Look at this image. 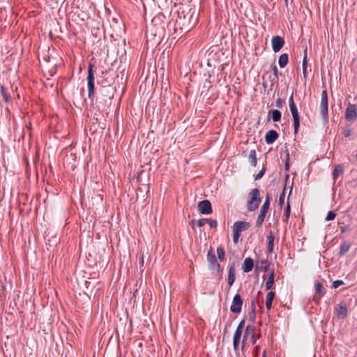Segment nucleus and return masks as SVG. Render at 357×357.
<instances>
[{"label":"nucleus","instance_id":"49","mask_svg":"<svg viewBox=\"0 0 357 357\" xmlns=\"http://www.w3.org/2000/svg\"><path fill=\"white\" fill-rule=\"evenodd\" d=\"M203 87L206 88L207 90H209L212 87L211 82L208 79H206V81L203 85Z\"/></svg>","mask_w":357,"mask_h":357},{"label":"nucleus","instance_id":"12","mask_svg":"<svg viewBox=\"0 0 357 357\" xmlns=\"http://www.w3.org/2000/svg\"><path fill=\"white\" fill-rule=\"evenodd\" d=\"M285 43L284 39L280 36H275L272 38L271 45L274 52H278L283 47Z\"/></svg>","mask_w":357,"mask_h":357},{"label":"nucleus","instance_id":"53","mask_svg":"<svg viewBox=\"0 0 357 357\" xmlns=\"http://www.w3.org/2000/svg\"><path fill=\"white\" fill-rule=\"evenodd\" d=\"M208 225H210V227L211 228H216L218 226V222L215 220H211L208 221Z\"/></svg>","mask_w":357,"mask_h":357},{"label":"nucleus","instance_id":"44","mask_svg":"<svg viewBox=\"0 0 357 357\" xmlns=\"http://www.w3.org/2000/svg\"><path fill=\"white\" fill-rule=\"evenodd\" d=\"M278 79H279V77H276V79H275V76L270 75L268 77V79L271 82V86H273L275 84H276L277 86H278Z\"/></svg>","mask_w":357,"mask_h":357},{"label":"nucleus","instance_id":"22","mask_svg":"<svg viewBox=\"0 0 357 357\" xmlns=\"http://www.w3.org/2000/svg\"><path fill=\"white\" fill-rule=\"evenodd\" d=\"M254 267V261L250 257H247L244 259L243 264V271L245 273H249L250 272Z\"/></svg>","mask_w":357,"mask_h":357},{"label":"nucleus","instance_id":"50","mask_svg":"<svg viewBox=\"0 0 357 357\" xmlns=\"http://www.w3.org/2000/svg\"><path fill=\"white\" fill-rule=\"evenodd\" d=\"M283 105V100L282 98H279L276 100L275 106L278 108H282Z\"/></svg>","mask_w":357,"mask_h":357},{"label":"nucleus","instance_id":"2","mask_svg":"<svg viewBox=\"0 0 357 357\" xmlns=\"http://www.w3.org/2000/svg\"><path fill=\"white\" fill-rule=\"evenodd\" d=\"M229 59L228 56L225 55V52L222 50H218L215 52L211 51L208 54L207 64L208 66L215 68L216 64L222 66H228Z\"/></svg>","mask_w":357,"mask_h":357},{"label":"nucleus","instance_id":"42","mask_svg":"<svg viewBox=\"0 0 357 357\" xmlns=\"http://www.w3.org/2000/svg\"><path fill=\"white\" fill-rule=\"evenodd\" d=\"M271 70L273 71V75L275 76V79H276V77H279V72L277 66L274 63L271 65Z\"/></svg>","mask_w":357,"mask_h":357},{"label":"nucleus","instance_id":"13","mask_svg":"<svg viewBox=\"0 0 357 357\" xmlns=\"http://www.w3.org/2000/svg\"><path fill=\"white\" fill-rule=\"evenodd\" d=\"M254 331H256L255 326L253 325H248L245 327V329L244 331V333L243 335V340L241 342V349L243 350L245 347L246 341L248 339L249 336L250 335V333H254Z\"/></svg>","mask_w":357,"mask_h":357},{"label":"nucleus","instance_id":"58","mask_svg":"<svg viewBox=\"0 0 357 357\" xmlns=\"http://www.w3.org/2000/svg\"><path fill=\"white\" fill-rule=\"evenodd\" d=\"M233 347H234V350L236 351V352H238V350H239V343L238 342H233Z\"/></svg>","mask_w":357,"mask_h":357},{"label":"nucleus","instance_id":"7","mask_svg":"<svg viewBox=\"0 0 357 357\" xmlns=\"http://www.w3.org/2000/svg\"><path fill=\"white\" fill-rule=\"evenodd\" d=\"M98 84L101 86L100 89L101 93L106 98L112 99L114 96V88L110 84L106 86L105 84H107V82L105 80H98Z\"/></svg>","mask_w":357,"mask_h":357},{"label":"nucleus","instance_id":"23","mask_svg":"<svg viewBox=\"0 0 357 357\" xmlns=\"http://www.w3.org/2000/svg\"><path fill=\"white\" fill-rule=\"evenodd\" d=\"M307 47H305L304 52H303V59L302 62V71H303V76L305 80L307 78Z\"/></svg>","mask_w":357,"mask_h":357},{"label":"nucleus","instance_id":"45","mask_svg":"<svg viewBox=\"0 0 357 357\" xmlns=\"http://www.w3.org/2000/svg\"><path fill=\"white\" fill-rule=\"evenodd\" d=\"M284 169L286 171H289V153L288 151H286Z\"/></svg>","mask_w":357,"mask_h":357},{"label":"nucleus","instance_id":"35","mask_svg":"<svg viewBox=\"0 0 357 357\" xmlns=\"http://www.w3.org/2000/svg\"><path fill=\"white\" fill-rule=\"evenodd\" d=\"M242 333L241 331H239L238 330V331H235L234 332V337H233V342H238L240 343V340H241V336H242Z\"/></svg>","mask_w":357,"mask_h":357},{"label":"nucleus","instance_id":"48","mask_svg":"<svg viewBox=\"0 0 357 357\" xmlns=\"http://www.w3.org/2000/svg\"><path fill=\"white\" fill-rule=\"evenodd\" d=\"M342 133L345 137H349L351 134V129L349 128H345L343 129Z\"/></svg>","mask_w":357,"mask_h":357},{"label":"nucleus","instance_id":"47","mask_svg":"<svg viewBox=\"0 0 357 357\" xmlns=\"http://www.w3.org/2000/svg\"><path fill=\"white\" fill-rule=\"evenodd\" d=\"M245 319H243L240 323L238 324L236 331H241L243 332V329L244 328V326H245Z\"/></svg>","mask_w":357,"mask_h":357},{"label":"nucleus","instance_id":"51","mask_svg":"<svg viewBox=\"0 0 357 357\" xmlns=\"http://www.w3.org/2000/svg\"><path fill=\"white\" fill-rule=\"evenodd\" d=\"M267 73H268V71L266 73H264L263 75V76H262V86H263L264 90H266L267 89V87H268V84H267V82H266V80L265 79V75Z\"/></svg>","mask_w":357,"mask_h":357},{"label":"nucleus","instance_id":"36","mask_svg":"<svg viewBox=\"0 0 357 357\" xmlns=\"http://www.w3.org/2000/svg\"><path fill=\"white\" fill-rule=\"evenodd\" d=\"M285 190H286V185H284V186L283 188L282 192L281 193V195L279 197L278 204L280 206H282V205L284 204V202Z\"/></svg>","mask_w":357,"mask_h":357},{"label":"nucleus","instance_id":"19","mask_svg":"<svg viewBox=\"0 0 357 357\" xmlns=\"http://www.w3.org/2000/svg\"><path fill=\"white\" fill-rule=\"evenodd\" d=\"M282 113L278 109H270L268 112L267 120L269 121L271 119L274 122H278L281 120Z\"/></svg>","mask_w":357,"mask_h":357},{"label":"nucleus","instance_id":"17","mask_svg":"<svg viewBox=\"0 0 357 357\" xmlns=\"http://www.w3.org/2000/svg\"><path fill=\"white\" fill-rule=\"evenodd\" d=\"M269 207L262 205L260 209L259 214L257 218L256 227H260L265 219V217L268 211Z\"/></svg>","mask_w":357,"mask_h":357},{"label":"nucleus","instance_id":"28","mask_svg":"<svg viewBox=\"0 0 357 357\" xmlns=\"http://www.w3.org/2000/svg\"><path fill=\"white\" fill-rule=\"evenodd\" d=\"M0 94L5 102L8 103L10 102L11 97L8 93V89L3 85L0 86Z\"/></svg>","mask_w":357,"mask_h":357},{"label":"nucleus","instance_id":"15","mask_svg":"<svg viewBox=\"0 0 357 357\" xmlns=\"http://www.w3.org/2000/svg\"><path fill=\"white\" fill-rule=\"evenodd\" d=\"M336 315L339 319H344L347 317L348 310L344 302H341L338 304L336 309Z\"/></svg>","mask_w":357,"mask_h":357},{"label":"nucleus","instance_id":"16","mask_svg":"<svg viewBox=\"0 0 357 357\" xmlns=\"http://www.w3.org/2000/svg\"><path fill=\"white\" fill-rule=\"evenodd\" d=\"M279 137V134L275 130H270L265 135V142L267 144H273Z\"/></svg>","mask_w":357,"mask_h":357},{"label":"nucleus","instance_id":"39","mask_svg":"<svg viewBox=\"0 0 357 357\" xmlns=\"http://www.w3.org/2000/svg\"><path fill=\"white\" fill-rule=\"evenodd\" d=\"M248 319L252 324L255 323L256 319V312L249 311L248 313Z\"/></svg>","mask_w":357,"mask_h":357},{"label":"nucleus","instance_id":"56","mask_svg":"<svg viewBox=\"0 0 357 357\" xmlns=\"http://www.w3.org/2000/svg\"><path fill=\"white\" fill-rule=\"evenodd\" d=\"M204 221L203 218L197 220V225L199 227H202L205 225Z\"/></svg>","mask_w":357,"mask_h":357},{"label":"nucleus","instance_id":"41","mask_svg":"<svg viewBox=\"0 0 357 357\" xmlns=\"http://www.w3.org/2000/svg\"><path fill=\"white\" fill-rule=\"evenodd\" d=\"M290 212H291V207H290L289 203L288 202L287 204L284 208V215L286 218V220H287L289 219V215H290Z\"/></svg>","mask_w":357,"mask_h":357},{"label":"nucleus","instance_id":"6","mask_svg":"<svg viewBox=\"0 0 357 357\" xmlns=\"http://www.w3.org/2000/svg\"><path fill=\"white\" fill-rule=\"evenodd\" d=\"M243 303V300L241 296L238 294H235L230 306V311L234 314H239L241 312Z\"/></svg>","mask_w":357,"mask_h":357},{"label":"nucleus","instance_id":"64","mask_svg":"<svg viewBox=\"0 0 357 357\" xmlns=\"http://www.w3.org/2000/svg\"><path fill=\"white\" fill-rule=\"evenodd\" d=\"M204 221V223H208V221L211 220L212 219H210V218H203Z\"/></svg>","mask_w":357,"mask_h":357},{"label":"nucleus","instance_id":"31","mask_svg":"<svg viewBox=\"0 0 357 357\" xmlns=\"http://www.w3.org/2000/svg\"><path fill=\"white\" fill-rule=\"evenodd\" d=\"M248 160L251 166L256 167L257 163V159L256 156V151L255 149H252L250 151Z\"/></svg>","mask_w":357,"mask_h":357},{"label":"nucleus","instance_id":"59","mask_svg":"<svg viewBox=\"0 0 357 357\" xmlns=\"http://www.w3.org/2000/svg\"><path fill=\"white\" fill-rule=\"evenodd\" d=\"M321 99H328V96H327L326 90H324L321 92Z\"/></svg>","mask_w":357,"mask_h":357},{"label":"nucleus","instance_id":"55","mask_svg":"<svg viewBox=\"0 0 357 357\" xmlns=\"http://www.w3.org/2000/svg\"><path fill=\"white\" fill-rule=\"evenodd\" d=\"M259 347L257 345L253 349L254 357H258Z\"/></svg>","mask_w":357,"mask_h":357},{"label":"nucleus","instance_id":"14","mask_svg":"<svg viewBox=\"0 0 357 357\" xmlns=\"http://www.w3.org/2000/svg\"><path fill=\"white\" fill-rule=\"evenodd\" d=\"M45 240L46 241V245L52 248L57 245L60 238L56 234H52L51 232H48L45 236Z\"/></svg>","mask_w":357,"mask_h":357},{"label":"nucleus","instance_id":"46","mask_svg":"<svg viewBox=\"0 0 357 357\" xmlns=\"http://www.w3.org/2000/svg\"><path fill=\"white\" fill-rule=\"evenodd\" d=\"M240 236V233H238L236 231L233 230V241L234 243H238Z\"/></svg>","mask_w":357,"mask_h":357},{"label":"nucleus","instance_id":"61","mask_svg":"<svg viewBox=\"0 0 357 357\" xmlns=\"http://www.w3.org/2000/svg\"><path fill=\"white\" fill-rule=\"evenodd\" d=\"M165 17V16L163 15H157L156 17H155L153 20V22H156L158 20H161V17Z\"/></svg>","mask_w":357,"mask_h":357},{"label":"nucleus","instance_id":"11","mask_svg":"<svg viewBox=\"0 0 357 357\" xmlns=\"http://www.w3.org/2000/svg\"><path fill=\"white\" fill-rule=\"evenodd\" d=\"M345 119L349 121H354L357 119V106L349 103L345 110Z\"/></svg>","mask_w":357,"mask_h":357},{"label":"nucleus","instance_id":"25","mask_svg":"<svg viewBox=\"0 0 357 357\" xmlns=\"http://www.w3.org/2000/svg\"><path fill=\"white\" fill-rule=\"evenodd\" d=\"M267 239H268L267 250H268V252L269 254H271L273 251L274 240H275V236H274V235L273 234V231L271 230L269 231V234H268V235L267 236Z\"/></svg>","mask_w":357,"mask_h":357},{"label":"nucleus","instance_id":"4","mask_svg":"<svg viewBox=\"0 0 357 357\" xmlns=\"http://www.w3.org/2000/svg\"><path fill=\"white\" fill-rule=\"evenodd\" d=\"M93 65L90 63L87 70V88H88V97L91 102L93 103L95 96V77L94 71L93 70Z\"/></svg>","mask_w":357,"mask_h":357},{"label":"nucleus","instance_id":"62","mask_svg":"<svg viewBox=\"0 0 357 357\" xmlns=\"http://www.w3.org/2000/svg\"><path fill=\"white\" fill-rule=\"evenodd\" d=\"M107 70H105V71L102 70V73H101V75L100 77V79L99 80H104V79H103L104 76H105V74H107Z\"/></svg>","mask_w":357,"mask_h":357},{"label":"nucleus","instance_id":"29","mask_svg":"<svg viewBox=\"0 0 357 357\" xmlns=\"http://www.w3.org/2000/svg\"><path fill=\"white\" fill-rule=\"evenodd\" d=\"M289 62V55L287 53H283L280 55L278 59V65L281 68H284Z\"/></svg>","mask_w":357,"mask_h":357},{"label":"nucleus","instance_id":"1","mask_svg":"<svg viewBox=\"0 0 357 357\" xmlns=\"http://www.w3.org/2000/svg\"><path fill=\"white\" fill-rule=\"evenodd\" d=\"M178 18L174 24V31L176 33L179 31V34L188 33L197 23L198 15L195 11L191 12V9L185 13V10L181 12L177 11Z\"/></svg>","mask_w":357,"mask_h":357},{"label":"nucleus","instance_id":"40","mask_svg":"<svg viewBox=\"0 0 357 357\" xmlns=\"http://www.w3.org/2000/svg\"><path fill=\"white\" fill-rule=\"evenodd\" d=\"M272 199V197L269 192L266 193L265 201L263 204L264 206L267 207H270L271 201Z\"/></svg>","mask_w":357,"mask_h":357},{"label":"nucleus","instance_id":"34","mask_svg":"<svg viewBox=\"0 0 357 357\" xmlns=\"http://www.w3.org/2000/svg\"><path fill=\"white\" fill-rule=\"evenodd\" d=\"M227 66H222V65H219L218 66V70L219 71V73H218L217 75V77L218 78L220 76L221 77H224V79L225 80V78H226V76H227V73H224V70L225 68Z\"/></svg>","mask_w":357,"mask_h":357},{"label":"nucleus","instance_id":"20","mask_svg":"<svg viewBox=\"0 0 357 357\" xmlns=\"http://www.w3.org/2000/svg\"><path fill=\"white\" fill-rule=\"evenodd\" d=\"M320 114L323 119L326 121H328V99H321L320 103Z\"/></svg>","mask_w":357,"mask_h":357},{"label":"nucleus","instance_id":"27","mask_svg":"<svg viewBox=\"0 0 357 357\" xmlns=\"http://www.w3.org/2000/svg\"><path fill=\"white\" fill-rule=\"evenodd\" d=\"M274 278H275V273L274 270L273 269L271 272L269 273L267 280L265 284V287L266 290H269L273 288L274 285Z\"/></svg>","mask_w":357,"mask_h":357},{"label":"nucleus","instance_id":"54","mask_svg":"<svg viewBox=\"0 0 357 357\" xmlns=\"http://www.w3.org/2000/svg\"><path fill=\"white\" fill-rule=\"evenodd\" d=\"M289 107H292V105L293 106L296 105V104H295V102L294 101V95H293V93L291 95V96L289 98Z\"/></svg>","mask_w":357,"mask_h":357},{"label":"nucleus","instance_id":"57","mask_svg":"<svg viewBox=\"0 0 357 357\" xmlns=\"http://www.w3.org/2000/svg\"><path fill=\"white\" fill-rule=\"evenodd\" d=\"M250 311H255V312H256L255 301L254 299L251 301V303H250Z\"/></svg>","mask_w":357,"mask_h":357},{"label":"nucleus","instance_id":"52","mask_svg":"<svg viewBox=\"0 0 357 357\" xmlns=\"http://www.w3.org/2000/svg\"><path fill=\"white\" fill-rule=\"evenodd\" d=\"M255 331H254V333H250V342L252 344H255L257 342V339L255 337Z\"/></svg>","mask_w":357,"mask_h":357},{"label":"nucleus","instance_id":"37","mask_svg":"<svg viewBox=\"0 0 357 357\" xmlns=\"http://www.w3.org/2000/svg\"><path fill=\"white\" fill-rule=\"evenodd\" d=\"M266 167H265V165L263 166L262 169L258 172V174H257L255 176V180H259L261 179L265 172H266Z\"/></svg>","mask_w":357,"mask_h":357},{"label":"nucleus","instance_id":"18","mask_svg":"<svg viewBox=\"0 0 357 357\" xmlns=\"http://www.w3.org/2000/svg\"><path fill=\"white\" fill-rule=\"evenodd\" d=\"M235 280H236L235 262L233 261L232 263L229 264V268H228L227 283L229 287L233 285Z\"/></svg>","mask_w":357,"mask_h":357},{"label":"nucleus","instance_id":"43","mask_svg":"<svg viewBox=\"0 0 357 357\" xmlns=\"http://www.w3.org/2000/svg\"><path fill=\"white\" fill-rule=\"evenodd\" d=\"M344 284V281L341 280H336L333 282L332 287L334 289L338 288L340 286L343 285Z\"/></svg>","mask_w":357,"mask_h":357},{"label":"nucleus","instance_id":"63","mask_svg":"<svg viewBox=\"0 0 357 357\" xmlns=\"http://www.w3.org/2000/svg\"><path fill=\"white\" fill-rule=\"evenodd\" d=\"M341 233H344L347 230V227H340Z\"/></svg>","mask_w":357,"mask_h":357},{"label":"nucleus","instance_id":"32","mask_svg":"<svg viewBox=\"0 0 357 357\" xmlns=\"http://www.w3.org/2000/svg\"><path fill=\"white\" fill-rule=\"evenodd\" d=\"M261 266H256L255 271L260 269L264 272L267 271L269 268L270 263L267 259H263L260 261Z\"/></svg>","mask_w":357,"mask_h":357},{"label":"nucleus","instance_id":"8","mask_svg":"<svg viewBox=\"0 0 357 357\" xmlns=\"http://www.w3.org/2000/svg\"><path fill=\"white\" fill-rule=\"evenodd\" d=\"M314 289L315 294L313 296V301L318 304L320 298L326 294V291L323 284L318 280L314 281Z\"/></svg>","mask_w":357,"mask_h":357},{"label":"nucleus","instance_id":"30","mask_svg":"<svg viewBox=\"0 0 357 357\" xmlns=\"http://www.w3.org/2000/svg\"><path fill=\"white\" fill-rule=\"evenodd\" d=\"M343 172H344V170H343V167L341 165H337L333 171V173H332V175H333V178L336 181L337 179V178L343 174Z\"/></svg>","mask_w":357,"mask_h":357},{"label":"nucleus","instance_id":"60","mask_svg":"<svg viewBox=\"0 0 357 357\" xmlns=\"http://www.w3.org/2000/svg\"><path fill=\"white\" fill-rule=\"evenodd\" d=\"M197 225V220H192L189 222V225L192 227V229H195V225Z\"/></svg>","mask_w":357,"mask_h":357},{"label":"nucleus","instance_id":"26","mask_svg":"<svg viewBox=\"0 0 357 357\" xmlns=\"http://www.w3.org/2000/svg\"><path fill=\"white\" fill-rule=\"evenodd\" d=\"M275 296V293L273 291H269L266 298V307L268 310L272 308L273 301Z\"/></svg>","mask_w":357,"mask_h":357},{"label":"nucleus","instance_id":"33","mask_svg":"<svg viewBox=\"0 0 357 357\" xmlns=\"http://www.w3.org/2000/svg\"><path fill=\"white\" fill-rule=\"evenodd\" d=\"M217 255L218 258L220 261H223L225 259V252L222 245H220L217 248Z\"/></svg>","mask_w":357,"mask_h":357},{"label":"nucleus","instance_id":"21","mask_svg":"<svg viewBox=\"0 0 357 357\" xmlns=\"http://www.w3.org/2000/svg\"><path fill=\"white\" fill-rule=\"evenodd\" d=\"M250 227V222L244 221H237L234 224L233 230L238 233H241L243 230Z\"/></svg>","mask_w":357,"mask_h":357},{"label":"nucleus","instance_id":"5","mask_svg":"<svg viewBox=\"0 0 357 357\" xmlns=\"http://www.w3.org/2000/svg\"><path fill=\"white\" fill-rule=\"evenodd\" d=\"M206 258L207 261L209 263V268L211 269H216L219 273L223 271V268L218 263L217 257L213 252V249L212 247H211L209 250L208 251Z\"/></svg>","mask_w":357,"mask_h":357},{"label":"nucleus","instance_id":"9","mask_svg":"<svg viewBox=\"0 0 357 357\" xmlns=\"http://www.w3.org/2000/svg\"><path fill=\"white\" fill-rule=\"evenodd\" d=\"M289 109L293 118L294 132V135H296L300 128V116L296 105H292V107H290Z\"/></svg>","mask_w":357,"mask_h":357},{"label":"nucleus","instance_id":"38","mask_svg":"<svg viewBox=\"0 0 357 357\" xmlns=\"http://www.w3.org/2000/svg\"><path fill=\"white\" fill-rule=\"evenodd\" d=\"M336 217V213L333 211H329L326 215L325 220L326 221L333 220Z\"/></svg>","mask_w":357,"mask_h":357},{"label":"nucleus","instance_id":"10","mask_svg":"<svg viewBox=\"0 0 357 357\" xmlns=\"http://www.w3.org/2000/svg\"><path fill=\"white\" fill-rule=\"evenodd\" d=\"M197 210L204 215H208L213 212L211 203L208 199H204L198 203Z\"/></svg>","mask_w":357,"mask_h":357},{"label":"nucleus","instance_id":"3","mask_svg":"<svg viewBox=\"0 0 357 357\" xmlns=\"http://www.w3.org/2000/svg\"><path fill=\"white\" fill-rule=\"evenodd\" d=\"M261 202L260 192L258 188H254L248 193V200L247 202V209L252 212L257 209Z\"/></svg>","mask_w":357,"mask_h":357},{"label":"nucleus","instance_id":"24","mask_svg":"<svg viewBox=\"0 0 357 357\" xmlns=\"http://www.w3.org/2000/svg\"><path fill=\"white\" fill-rule=\"evenodd\" d=\"M351 248V243L347 241H343L340 245L339 256H344L349 250Z\"/></svg>","mask_w":357,"mask_h":357}]
</instances>
